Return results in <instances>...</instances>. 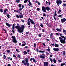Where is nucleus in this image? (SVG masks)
<instances>
[{"label": "nucleus", "mask_w": 66, "mask_h": 66, "mask_svg": "<svg viewBox=\"0 0 66 66\" xmlns=\"http://www.w3.org/2000/svg\"><path fill=\"white\" fill-rule=\"evenodd\" d=\"M15 28L16 29H17V31L19 33H22L23 32L24 26L22 25L21 26V27L19 26H16Z\"/></svg>", "instance_id": "nucleus-1"}, {"label": "nucleus", "mask_w": 66, "mask_h": 66, "mask_svg": "<svg viewBox=\"0 0 66 66\" xmlns=\"http://www.w3.org/2000/svg\"><path fill=\"white\" fill-rule=\"evenodd\" d=\"M12 41H13V43H15V44H16L17 43V41L16 39V38L15 37V36H12Z\"/></svg>", "instance_id": "nucleus-2"}, {"label": "nucleus", "mask_w": 66, "mask_h": 66, "mask_svg": "<svg viewBox=\"0 0 66 66\" xmlns=\"http://www.w3.org/2000/svg\"><path fill=\"white\" fill-rule=\"evenodd\" d=\"M28 19H29L31 23V24H34V26L35 27V28H36V27L35 26V22L34 21L32 20L30 18H28Z\"/></svg>", "instance_id": "nucleus-3"}, {"label": "nucleus", "mask_w": 66, "mask_h": 66, "mask_svg": "<svg viewBox=\"0 0 66 66\" xmlns=\"http://www.w3.org/2000/svg\"><path fill=\"white\" fill-rule=\"evenodd\" d=\"M56 3L57 4V5L58 6H59L60 5V4H62V1L61 0H57Z\"/></svg>", "instance_id": "nucleus-4"}, {"label": "nucleus", "mask_w": 66, "mask_h": 66, "mask_svg": "<svg viewBox=\"0 0 66 66\" xmlns=\"http://www.w3.org/2000/svg\"><path fill=\"white\" fill-rule=\"evenodd\" d=\"M60 40L61 43H62V44H65L66 43L65 42V39H63L61 38V39Z\"/></svg>", "instance_id": "nucleus-5"}, {"label": "nucleus", "mask_w": 66, "mask_h": 66, "mask_svg": "<svg viewBox=\"0 0 66 66\" xmlns=\"http://www.w3.org/2000/svg\"><path fill=\"white\" fill-rule=\"evenodd\" d=\"M14 28H15V24H13L12 26V32L13 33H15V31H14Z\"/></svg>", "instance_id": "nucleus-6"}, {"label": "nucleus", "mask_w": 66, "mask_h": 66, "mask_svg": "<svg viewBox=\"0 0 66 66\" xmlns=\"http://www.w3.org/2000/svg\"><path fill=\"white\" fill-rule=\"evenodd\" d=\"M42 10L45 13H46V8L45 7H44L43 6H42Z\"/></svg>", "instance_id": "nucleus-7"}, {"label": "nucleus", "mask_w": 66, "mask_h": 66, "mask_svg": "<svg viewBox=\"0 0 66 66\" xmlns=\"http://www.w3.org/2000/svg\"><path fill=\"white\" fill-rule=\"evenodd\" d=\"M66 21V19L65 18H63V19H61V22L62 23H64V22H65V21Z\"/></svg>", "instance_id": "nucleus-8"}, {"label": "nucleus", "mask_w": 66, "mask_h": 66, "mask_svg": "<svg viewBox=\"0 0 66 66\" xmlns=\"http://www.w3.org/2000/svg\"><path fill=\"white\" fill-rule=\"evenodd\" d=\"M49 63L48 62H44V66H48Z\"/></svg>", "instance_id": "nucleus-9"}, {"label": "nucleus", "mask_w": 66, "mask_h": 66, "mask_svg": "<svg viewBox=\"0 0 66 66\" xmlns=\"http://www.w3.org/2000/svg\"><path fill=\"white\" fill-rule=\"evenodd\" d=\"M50 37L52 39V38H54V35H53V33H52L50 35Z\"/></svg>", "instance_id": "nucleus-10"}, {"label": "nucleus", "mask_w": 66, "mask_h": 66, "mask_svg": "<svg viewBox=\"0 0 66 66\" xmlns=\"http://www.w3.org/2000/svg\"><path fill=\"white\" fill-rule=\"evenodd\" d=\"M53 50L54 51H59L60 49L58 48H54Z\"/></svg>", "instance_id": "nucleus-11"}, {"label": "nucleus", "mask_w": 66, "mask_h": 66, "mask_svg": "<svg viewBox=\"0 0 66 66\" xmlns=\"http://www.w3.org/2000/svg\"><path fill=\"white\" fill-rule=\"evenodd\" d=\"M45 9L47 11H50V9H51V8L50 7H49L48 6H47L45 7Z\"/></svg>", "instance_id": "nucleus-12"}, {"label": "nucleus", "mask_w": 66, "mask_h": 66, "mask_svg": "<svg viewBox=\"0 0 66 66\" xmlns=\"http://www.w3.org/2000/svg\"><path fill=\"white\" fill-rule=\"evenodd\" d=\"M5 24L7 26L9 27H10V28L11 27L10 26H12V24H9V23L7 22H6Z\"/></svg>", "instance_id": "nucleus-13"}, {"label": "nucleus", "mask_w": 66, "mask_h": 66, "mask_svg": "<svg viewBox=\"0 0 66 66\" xmlns=\"http://www.w3.org/2000/svg\"><path fill=\"white\" fill-rule=\"evenodd\" d=\"M39 57L44 59L45 58V56H44L43 55H41L39 56Z\"/></svg>", "instance_id": "nucleus-14"}, {"label": "nucleus", "mask_w": 66, "mask_h": 66, "mask_svg": "<svg viewBox=\"0 0 66 66\" xmlns=\"http://www.w3.org/2000/svg\"><path fill=\"white\" fill-rule=\"evenodd\" d=\"M24 65H27V66H29V63L26 62L24 63Z\"/></svg>", "instance_id": "nucleus-15"}, {"label": "nucleus", "mask_w": 66, "mask_h": 66, "mask_svg": "<svg viewBox=\"0 0 66 66\" xmlns=\"http://www.w3.org/2000/svg\"><path fill=\"white\" fill-rule=\"evenodd\" d=\"M6 12H8V10L6 8L5 10H4V13H6Z\"/></svg>", "instance_id": "nucleus-16"}, {"label": "nucleus", "mask_w": 66, "mask_h": 66, "mask_svg": "<svg viewBox=\"0 0 66 66\" xmlns=\"http://www.w3.org/2000/svg\"><path fill=\"white\" fill-rule=\"evenodd\" d=\"M63 32L64 35H66V31L64 29L63 30Z\"/></svg>", "instance_id": "nucleus-17"}, {"label": "nucleus", "mask_w": 66, "mask_h": 66, "mask_svg": "<svg viewBox=\"0 0 66 66\" xmlns=\"http://www.w3.org/2000/svg\"><path fill=\"white\" fill-rule=\"evenodd\" d=\"M19 18H23V14H22L21 15H19Z\"/></svg>", "instance_id": "nucleus-18"}, {"label": "nucleus", "mask_w": 66, "mask_h": 66, "mask_svg": "<svg viewBox=\"0 0 66 66\" xmlns=\"http://www.w3.org/2000/svg\"><path fill=\"white\" fill-rule=\"evenodd\" d=\"M29 60V59L28 58H26L25 59V61L26 63H28V61Z\"/></svg>", "instance_id": "nucleus-19"}, {"label": "nucleus", "mask_w": 66, "mask_h": 66, "mask_svg": "<svg viewBox=\"0 0 66 66\" xmlns=\"http://www.w3.org/2000/svg\"><path fill=\"white\" fill-rule=\"evenodd\" d=\"M26 45V43L24 42V44H22V45L21 46V47H23V46H25Z\"/></svg>", "instance_id": "nucleus-20"}, {"label": "nucleus", "mask_w": 66, "mask_h": 66, "mask_svg": "<svg viewBox=\"0 0 66 66\" xmlns=\"http://www.w3.org/2000/svg\"><path fill=\"white\" fill-rule=\"evenodd\" d=\"M33 62H34L35 63H36V62H37V61H36V60H35V59L34 58H33Z\"/></svg>", "instance_id": "nucleus-21"}, {"label": "nucleus", "mask_w": 66, "mask_h": 66, "mask_svg": "<svg viewBox=\"0 0 66 66\" xmlns=\"http://www.w3.org/2000/svg\"><path fill=\"white\" fill-rule=\"evenodd\" d=\"M27 24L28 26H30L31 25V22H27Z\"/></svg>", "instance_id": "nucleus-22"}, {"label": "nucleus", "mask_w": 66, "mask_h": 66, "mask_svg": "<svg viewBox=\"0 0 66 66\" xmlns=\"http://www.w3.org/2000/svg\"><path fill=\"white\" fill-rule=\"evenodd\" d=\"M65 63H61V66H64V65H65Z\"/></svg>", "instance_id": "nucleus-23"}, {"label": "nucleus", "mask_w": 66, "mask_h": 66, "mask_svg": "<svg viewBox=\"0 0 66 66\" xmlns=\"http://www.w3.org/2000/svg\"><path fill=\"white\" fill-rule=\"evenodd\" d=\"M55 47H59V45L57 44H55Z\"/></svg>", "instance_id": "nucleus-24"}, {"label": "nucleus", "mask_w": 66, "mask_h": 66, "mask_svg": "<svg viewBox=\"0 0 66 66\" xmlns=\"http://www.w3.org/2000/svg\"><path fill=\"white\" fill-rule=\"evenodd\" d=\"M56 30H57V31H59V32H61V31H62L60 29H59L58 28H56Z\"/></svg>", "instance_id": "nucleus-25"}, {"label": "nucleus", "mask_w": 66, "mask_h": 66, "mask_svg": "<svg viewBox=\"0 0 66 66\" xmlns=\"http://www.w3.org/2000/svg\"><path fill=\"white\" fill-rule=\"evenodd\" d=\"M53 61L54 63H56V60L55 59V58L53 59Z\"/></svg>", "instance_id": "nucleus-26"}, {"label": "nucleus", "mask_w": 66, "mask_h": 66, "mask_svg": "<svg viewBox=\"0 0 66 66\" xmlns=\"http://www.w3.org/2000/svg\"><path fill=\"white\" fill-rule=\"evenodd\" d=\"M54 15L55 16H57V14H56V10H55L54 12Z\"/></svg>", "instance_id": "nucleus-27"}, {"label": "nucleus", "mask_w": 66, "mask_h": 66, "mask_svg": "<svg viewBox=\"0 0 66 66\" xmlns=\"http://www.w3.org/2000/svg\"><path fill=\"white\" fill-rule=\"evenodd\" d=\"M28 1V0H25L24 1V3H26Z\"/></svg>", "instance_id": "nucleus-28"}, {"label": "nucleus", "mask_w": 66, "mask_h": 66, "mask_svg": "<svg viewBox=\"0 0 66 66\" xmlns=\"http://www.w3.org/2000/svg\"><path fill=\"white\" fill-rule=\"evenodd\" d=\"M6 16L7 17V18H9V19H10V15L9 14H7Z\"/></svg>", "instance_id": "nucleus-29"}, {"label": "nucleus", "mask_w": 66, "mask_h": 66, "mask_svg": "<svg viewBox=\"0 0 66 66\" xmlns=\"http://www.w3.org/2000/svg\"><path fill=\"white\" fill-rule=\"evenodd\" d=\"M28 2L29 3V4H30V5H32V4L31 3V2L30 0L28 1Z\"/></svg>", "instance_id": "nucleus-30"}, {"label": "nucleus", "mask_w": 66, "mask_h": 66, "mask_svg": "<svg viewBox=\"0 0 66 66\" xmlns=\"http://www.w3.org/2000/svg\"><path fill=\"white\" fill-rule=\"evenodd\" d=\"M63 61H62V59L61 60H58L57 62H62Z\"/></svg>", "instance_id": "nucleus-31"}, {"label": "nucleus", "mask_w": 66, "mask_h": 66, "mask_svg": "<svg viewBox=\"0 0 66 66\" xmlns=\"http://www.w3.org/2000/svg\"><path fill=\"white\" fill-rule=\"evenodd\" d=\"M61 12H62V10H59L58 11V13H59V14H61L60 13H61Z\"/></svg>", "instance_id": "nucleus-32"}, {"label": "nucleus", "mask_w": 66, "mask_h": 66, "mask_svg": "<svg viewBox=\"0 0 66 66\" xmlns=\"http://www.w3.org/2000/svg\"><path fill=\"white\" fill-rule=\"evenodd\" d=\"M16 3H19L20 1L19 0H16Z\"/></svg>", "instance_id": "nucleus-33"}, {"label": "nucleus", "mask_w": 66, "mask_h": 66, "mask_svg": "<svg viewBox=\"0 0 66 66\" xmlns=\"http://www.w3.org/2000/svg\"><path fill=\"white\" fill-rule=\"evenodd\" d=\"M49 59L50 60V61L51 62V63L53 62V60L51 59V58H49Z\"/></svg>", "instance_id": "nucleus-34"}, {"label": "nucleus", "mask_w": 66, "mask_h": 66, "mask_svg": "<svg viewBox=\"0 0 66 66\" xmlns=\"http://www.w3.org/2000/svg\"><path fill=\"white\" fill-rule=\"evenodd\" d=\"M19 7L20 8H21V5L20 4H19Z\"/></svg>", "instance_id": "nucleus-35"}, {"label": "nucleus", "mask_w": 66, "mask_h": 66, "mask_svg": "<svg viewBox=\"0 0 66 66\" xmlns=\"http://www.w3.org/2000/svg\"><path fill=\"white\" fill-rule=\"evenodd\" d=\"M0 12L1 13H2L3 12V9H0Z\"/></svg>", "instance_id": "nucleus-36"}, {"label": "nucleus", "mask_w": 66, "mask_h": 66, "mask_svg": "<svg viewBox=\"0 0 66 66\" xmlns=\"http://www.w3.org/2000/svg\"><path fill=\"white\" fill-rule=\"evenodd\" d=\"M66 53V52L65 51H64V52L63 53V56H65V54Z\"/></svg>", "instance_id": "nucleus-37"}, {"label": "nucleus", "mask_w": 66, "mask_h": 66, "mask_svg": "<svg viewBox=\"0 0 66 66\" xmlns=\"http://www.w3.org/2000/svg\"><path fill=\"white\" fill-rule=\"evenodd\" d=\"M24 53L25 54H28V53H27V52H26V51H24Z\"/></svg>", "instance_id": "nucleus-38"}, {"label": "nucleus", "mask_w": 66, "mask_h": 66, "mask_svg": "<svg viewBox=\"0 0 66 66\" xmlns=\"http://www.w3.org/2000/svg\"><path fill=\"white\" fill-rule=\"evenodd\" d=\"M34 47H35V48H36V43H34Z\"/></svg>", "instance_id": "nucleus-39"}, {"label": "nucleus", "mask_w": 66, "mask_h": 66, "mask_svg": "<svg viewBox=\"0 0 66 66\" xmlns=\"http://www.w3.org/2000/svg\"><path fill=\"white\" fill-rule=\"evenodd\" d=\"M2 30H3L4 31H5V32H6V30H5V29H4V28H3L2 29Z\"/></svg>", "instance_id": "nucleus-40"}, {"label": "nucleus", "mask_w": 66, "mask_h": 66, "mask_svg": "<svg viewBox=\"0 0 66 66\" xmlns=\"http://www.w3.org/2000/svg\"><path fill=\"white\" fill-rule=\"evenodd\" d=\"M53 17L55 20H56V18H55V16L54 15L53 16Z\"/></svg>", "instance_id": "nucleus-41"}, {"label": "nucleus", "mask_w": 66, "mask_h": 66, "mask_svg": "<svg viewBox=\"0 0 66 66\" xmlns=\"http://www.w3.org/2000/svg\"><path fill=\"white\" fill-rule=\"evenodd\" d=\"M37 11L39 12V11H40V9H39V8H37Z\"/></svg>", "instance_id": "nucleus-42"}, {"label": "nucleus", "mask_w": 66, "mask_h": 66, "mask_svg": "<svg viewBox=\"0 0 66 66\" xmlns=\"http://www.w3.org/2000/svg\"><path fill=\"white\" fill-rule=\"evenodd\" d=\"M4 57V59H5L6 58V56L5 55H4L3 56Z\"/></svg>", "instance_id": "nucleus-43"}, {"label": "nucleus", "mask_w": 66, "mask_h": 66, "mask_svg": "<svg viewBox=\"0 0 66 66\" xmlns=\"http://www.w3.org/2000/svg\"><path fill=\"white\" fill-rule=\"evenodd\" d=\"M16 17H17V18H19V16L18 15H16Z\"/></svg>", "instance_id": "nucleus-44"}, {"label": "nucleus", "mask_w": 66, "mask_h": 66, "mask_svg": "<svg viewBox=\"0 0 66 66\" xmlns=\"http://www.w3.org/2000/svg\"><path fill=\"white\" fill-rule=\"evenodd\" d=\"M58 17H61V18H62V17H62V15H59L58 16Z\"/></svg>", "instance_id": "nucleus-45"}, {"label": "nucleus", "mask_w": 66, "mask_h": 66, "mask_svg": "<svg viewBox=\"0 0 66 66\" xmlns=\"http://www.w3.org/2000/svg\"><path fill=\"white\" fill-rule=\"evenodd\" d=\"M61 37L62 38H63L64 39H65V36H61Z\"/></svg>", "instance_id": "nucleus-46"}, {"label": "nucleus", "mask_w": 66, "mask_h": 66, "mask_svg": "<svg viewBox=\"0 0 66 66\" xmlns=\"http://www.w3.org/2000/svg\"><path fill=\"white\" fill-rule=\"evenodd\" d=\"M7 52L8 53H9L10 52V50H8L7 51Z\"/></svg>", "instance_id": "nucleus-47"}, {"label": "nucleus", "mask_w": 66, "mask_h": 66, "mask_svg": "<svg viewBox=\"0 0 66 66\" xmlns=\"http://www.w3.org/2000/svg\"><path fill=\"white\" fill-rule=\"evenodd\" d=\"M16 51L17 52H19V51L17 49H16Z\"/></svg>", "instance_id": "nucleus-48"}, {"label": "nucleus", "mask_w": 66, "mask_h": 66, "mask_svg": "<svg viewBox=\"0 0 66 66\" xmlns=\"http://www.w3.org/2000/svg\"><path fill=\"white\" fill-rule=\"evenodd\" d=\"M22 62L23 63H24H24H25V61H24V60H23Z\"/></svg>", "instance_id": "nucleus-49"}, {"label": "nucleus", "mask_w": 66, "mask_h": 66, "mask_svg": "<svg viewBox=\"0 0 66 66\" xmlns=\"http://www.w3.org/2000/svg\"><path fill=\"white\" fill-rule=\"evenodd\" d=\"M40 26L42 27V28H43V27H44V26L43 24H41L40 25Z\"/></svg>", "instance_id": "nucleus-50"}, {"label": "nucleus", "mask_w": 66, "mask_h": 66, "mask_svg": "<svg viewBox=\"0 0 66 66\" xmlns=\"http://www.w3.org/2000/svg\"><path fill=\"white\" fill-rule=\"evenodd\" d=\"M18 57L19 58H20V57H20V55L19 54H18Z\"/></svg>", "instance_id": "nucleus-51"}, {"label": "nucleus", "mask_w": 66, "mask_h": 66, "mask_svg": "<svg viewBox=\"0 0 66 66\" xmlns=\"http://www.w3.org/2000/svg\"><path fill=\"white\" fill-rule=\"evenodd\" d=\"M63 5L64 6H66V4H65L63 3Z\"/></svg>", "instance_id": "nucleus-52"}, {"label": "nucleus", "mask_w": 66, "mask_h": 66, "mask_svg": "<svg viewBox=\"0 0 66 66\" xmlns=\"http://www.w3.org/2000/svg\"><path fill=\"white\" fill-rule=\"evenodd\" d=\"M48 51H49V52H50V48H48L47 49Z\"/></svg>", "instance_id": "nucleus-53"}, {"label": "nucleus", "mask_w": 66, "mask_h": 66, "mask_svg": "<svg viewBox=\"0 0 66 66\" xmlns=\"http://www.w3.org/2000/svg\"><path fill=\"white\" fill-rule=\"evenodd\" d=\"M51 46H55V45H54V43H53V44L52 43L51 44Z\"/></svg>", "instance_id": "nucleus-54"}, {"label": "nucleus", "mask_w": 66, "mask_h": 66, "mask_svg": "<svg viewBox=\"0 0 66 66\" xmlns=\"http://www.w3.org/2000/svg\"><path fill=\"white\" fill-rule=\"evenodd\" d=\"M33 60V58H31L30 59V61H32Z\"/></svg>", "instance_id": "nucleus-55"}, {"label": "nucleus", "mask_w": 66, "mask_h": 66, "mask_svg": "<svg viewBox=\"0 0 66 66\" xmlns=\"http://www.w3.org/2000/svg\"><path fill=\"white\" fill-rule=\"evenodd\" d=\"M46 53L47 55H49V53L48 52H46Z\"/></svg>", "instance_id": "nucleus-56"}, {"label": "nucleus", "mask_w": 66, "mask_h": 66, "mask_svg": "<svg viewBox=\"0 0 66 66\" xmlns=\"http://www.w3.org/2000/svg\"><path fill=\"white\" fill-rule=\"evenodd\" d=\"M21 21L22 22H24V21L23 20H21Z\"/></svg>", "instance_id": "nucleus-57"}, {"label": "nucleus", "mask_w": 66, "mask_h": 66, "mask_svg": "<svg viewBox=\"0 0 66 66\" xmlns=\"http://www.w3.org/2000/svg\"><path fill=\"white\" fill-rule=\"evenodd\" d=\"M24 5H22V9H23L24 8Z\"/></svg>", "instance_id": "nucleus-58"}, {"label": "nucleus", "mask_w": 66, "mask_h": 66, "mask_svg": "<svg viewBox=\"0 0 66 66\" xmlns=\"http://www.w3.org/2000/svg\"><path fill=\"white\" fill-rule=\"evenodd\" d=\"M47 15L46 14H44L43 15V16H46Z\"/></svg>", "instance_id": "nucleus-59"}, {"label": "nucleus", "mask_w": 66, "mask_h": 66, "mask_svg": "<svg viewBox=\"0 0 66 66\" xmlns=\"http://www.w3.org/2000/svg\"><path fill=\"white\" fill-rule=\"evenodd\" d=\"M13 56L14 57H16V56L15 54H13Z\"/></svg>", "instance_id": "nucleus-60"}, {"label": "nucleus", "mask_w": 66, "mask_h": 66, "mask_svg": "<svg viewBox=\"0 0 66 66\" xmlns=\"http://www.w3.org/2000/svg\"><path fill=\"white\" fill-rule=\"evenodd\" d=\"M37 2L38 3V5H40V3H39V2Z\"/></svg>", "instance_id": "nucleus-61"}, {"label": "nucleus", "mask_w": 66, "mask_h": 66, "mask_svg": "<svg viewBox=\"0 0 66 66\" xmlns=\"http://www.w3.org/2000/svg\"><path fill=\"white\" fill-rule=\"evenodd\" d=\"M27 52L28 53L30 52V50H27Z\"/></svg>", "instance_id": "nucleus-62"}, {"label": "nucleus", "mask_w": 66, "mask_h": 66, "mask_svg": "<svg viewBox=\"0 0 66 66\" xmlns=\"http://www.w3.org/2000/svg\"><path fill=\"white\" fill-rule=\"evenodd\" d=\"M19 15H22V14L20 12H19Z\"/></svg>", "instance_id": "nucleus-63"}, {"label": "nucleus", "mask_w": 66, "mask_h": 66, "mask_svg": "<svg viewBox=\"0 0 66 66\" xmlns=\"http://www.w3.org/2000/svg\"><path fill=\"white\" fill-rule=\"evenodd\" d=\"M50 57H53L52 55H50Z\"/></svg>", "instance_id": "nucleus-64"}]
</instances>
